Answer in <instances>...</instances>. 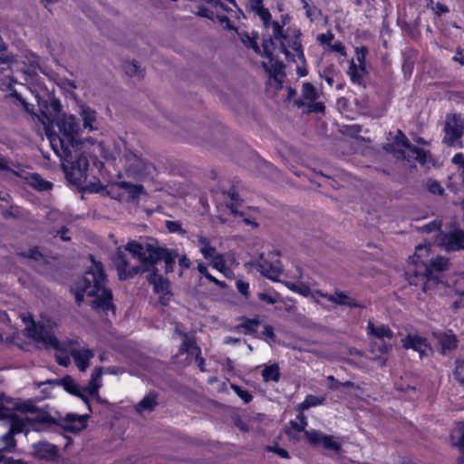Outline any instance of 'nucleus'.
Instances as JSON below:
<instances>
[{
	"label": "nucleus",
	"instance_id": "nucleus-1",
	"mask_svg": "<svg viewBox=\"0 0 464 464\" xmlns=\"http://www.w3.org/2000/svg\"><path fill=\"white\" fill-rule=\"evenodd\" d=\"M253 10L256 14L259 16L264 27L267 31L271 29V34H268L267 38H264L262 42L264 53L270 56L272 49L275 48V44H278L281 53H283L286 58L290 56L288 48L291 47L297 53L298 59L304 63V53L299 40L300 34H295L294 39H289V29L285 31L282 30L280 22L271 21V14L269 10L263 5V0H254Z\"/></svg>",
	"mask_w": 464,
	"mask_h": 464
},
{
	"label": "nucleus",
	"instance_id": "nucleus-2",
	"mask_svg": "<svg viewBox=\"0 0 464 464\" xmlns=\"http://www.w3.org/2000/svg\"><path fill=\"white\" fill-rule=\"evenodd\" d=\"M430 246L419 245L415 248V254L410 257L413 266L406 271V278L410 285L421 286L423 292H427L432 285L440 281L441 274L449 268V259L437 256L429 264L422 257L428 256Z\"/></svg>",
	"mask_w": 464,
	"mask_h": 464
},
{
	"label": "nucleus",
	"instance_id": "nucleus-3",
	"mask_svg": "<svg viewBox=\"0 0 464 464\" xmlns=\"http://www.w3.org/2000/svg\"><path fill=\"white\" fill-rule=\"evenodd\" d=\"M106 276L101 262H92V266L85 272L83 277L72 288L78 305L83 301L84 295L97 297L92 302L93 309L108 311L112 308V294L105 288Z\"/></svg>",
	"mask_w": 464,
	"mask_h": 464
},
{
	"label": "nucleus",
	"instance_id": "nucleus-4",
	"mask_svg": "<svg viewBox=\"0 0 464 464\" xmlns=\"http://www.w3.org/2000/svg\"><path fill=\"white\" fill-rule=\"evenodd\" d=\"M126 249L142 258L143 262L148 265V271H150L151 268H155L154 266L158 261L163 260L166 273L172 272L175 259L178 256L177 252L154 246L150 244L143 245L136 241L129 242L126 245Z\"/></svg>",
	"mask_w": 464,
	"mask_h": 464
},
{
	"label": "nucleus",
	"instance_id": "nucleus-5",
	"mask_svg": "<svg viewBox=\"0 0 464 464\" xmlns=\"http://www.w3.org/2000/svg\"><path fill=\"white\" fill-rule=\"evenodd\" d=\"M62 160V168L68 181L74 185H82L87 179L89 161L87 157L79 151V148L68 149L55 152Z\"/></svg>",
	"mask_w": 464,
	"mask_h": 464
},
{
	"label": "nucleus",
	"instance_id": "nucleus-6",
	"mask_svg": "<svg viewBox=\"0 0 464 464\" xmlns=\"http://www.w3.org/2000/svg\"><path fill=\"white\" fill-rule=\"evenodd\" d=\"M59 134L50 133L48 139L54 152L68 149L79 148L77 135L81 130V125L77 118L73 115L65 116L57 121Z\"/></svg>",
	"mask_w": 464,
	"mask_h": 464
},
{
	"label": "nucleus",
	"instance_id": "nucleus-7",
	"mask_svg": "<svg viewBox=\"0 0 464 464\" xmlns=\"http://www.w3.org/2000/svg\"><path fill=\"white\" fill-rule=\"evenodd\" d=\"M33 414H34V416L32 418V420H35L36 422L44 423L49 426L59 425L63 430L72 433H77L84 430L87 426V420L90 417L89 414L77 415L68 413L63 418V422L60 424L47 412L38 411L36 409L35 412Z\"/></svg>",
	"mask_w": 464,
	"mask_h": 464
},
{
	"label": "nucleus",
	"instance_id": "nucleus-8",
	"mask_svg": "<svg viewBox=\"0 0 464 464\" xmlns=\"http://www.w3.org/2000/svg\"><path fill=\"white\" fill-rule=\"evenodd\" d=\"M125 250L127 251L126 248ZM128 252L132 257L139 260L140 265L131 266L130 264L129 256L121 249H118L112 257V263L118 272L120 280H127L134 277L139 274L148 272V265L143 262L142 258H140L138 255L130 253L129 250Z\"/></svg>",
	"mask_w": 464,
	"mask_h": 464
},
{
	"label": "nucleus",
	"instance_id": "nucleus-9",
	"mask_svg": "<svg viewBox=\"0 0 464 464\" xmlns=\"http://www.w3.org/2000/svg\"><path fill=\"white\" fill-rule=\"evenodd\" d=\"M27 336L36 343H42L45 348H53L56 351H63L64 348L54 335L53 326L44 323L32 322L26 327Z\"/></svg>",
	"mask_w": 464,
	"mask_h": 464
},
{
	"label": "nucleus",
	"instance_id": "nucleus-10",
	"mask_svg": "<svg viewBox=\"0 0 464 464\" xmlns=\"http://www.w3.org/2000/svg\"><path fill=\"white\" fill-rule=\"evenodd\" d=\"M123 158L125 160V169L129 176L141 179L151 176L155 171L154 166L139 157L130 150H126Z\"/></svg>",
	"mask_w": 464,
	"mask_h": 464
},
{
	"label": "nucleus",
	"instance_id": "nucleus-11",
	"mask_svg": "<svg viewBox=\"0 0 464 464\" xmlns=\"http://www.w3.org/2000/svg\"><path fill=\"white\" fill-rule=\"evenodd\" d=\"M256 270L266 277L276 281L282 271L279 254L276 251L262 254L256 263Z\"/></svg>",
	"mask_w": 464,
	"mask_h": 464
},
{
	"label": "nucleus",
	"instance_id": "nucleus-12",
	"mask_svg": "<svg viewBox=\"0 0 464 464\" xmlns=\"http://www.w3.org/2000/svg\"><path fill=\"white\" fill-rule=\"evenodd\" d=\"M392 144H394V146L397 145L399 147L408 149L411 152L414 159L422 166L432 162L430 152L411 144L408 138L400 130H397V133L394 137V142Z\"/></svg>",
	"mask_w": 464,
	"mask_h": 464
},
{
	"label": "nucleus",
	"instance_id": "nucleus-13",
	"mask_svg": "<svg viewBox=\"0 0 464 464\" xmlns=\"http://www.w3.org/2000/svg\"><path fill=\"white\" fill-rule=\"evenodd\" d=\"M42 385H48L50 387L62 386L68 393L81 398L87 404L89 411H92L87 396L82 392V390L79 388L72 377L67 375L62 379L47 380L38 383V387Z\"/></svg>",
	"mask_w": 464,
	"mask_h": 464
},
{
	"label": "nucleus",
	"instance_id": "nucleus-14",
	"mask_svg": "<svg viewBox=\"0 0 464 464\" xmlns=\"http://www.w3.org/2000/svg\"><path fill=\"white\" fill-rule=\"evenodd\" d=\"M68 350L79 370L85 372L89 367L90 360L94 357V352L88 348L80 347L76 341H69Z\"/></svg>",
	"mask_w": 464,
	"mask_h": 464
},
{
	"label": "nucleus",
	"instance_id": "nucleus-15",
	"mask_svg": "<svg viewBox=\"0 0 464 464\" xmlns=\"http://www.w3.org/2000/svg\"><path fill=\"white\" fill-rule=\"evenodd\" d=\"M41 116L39 121L44 125L53 123L61 111V103L55 97H49L47 100L39 102Z\"/></svg>",
	"mask_w": 464,
	"mask_h": 464
},
{
	"label": "nucleus",
	"instance_id": "nucleus-16",
	"mask_svg": "<svg viewBox=\"0 0 464 464\" xmlns=\"http://www.w3.org/2000/svg\"><path fill=\"white\" fill-rule=\"evenodd\" d=\"M305 438L313 446L323 445L325 450L339 452L341 450V444L329 435H325L321 431L315 430H309L305 431Z\"/></svg>",
	"mask_w": 464,
	"mask_h": 464
},
{
	"label": "nucleus",
	"instance_id": "nucleus-17",
	"mask_svg": "<svg viewBox=\"0 0 464 464\" xmlns=\"http://www.w3.org/2000/svg\"><path fill=\"white\" fill-rule=\"evenodd\" d=\"M402 346L405 349H412L419 353L420 358H423L429 355L430 347L427 343L426 338L417 334H408L404 339L401 340Z\"/></svg>",
	"mask_w": 464,
	"mask_h": 464
},
{
	"label": "nucleus",
	"instance_id": "nucleus-18",
	"mask_svg": "<svg viewBox=\"0 0 464 464\" xmlns=\"http://www.w3.org/2000/svg\"><path fill=\"white\" fill-rule=\"evenodd\" d=\"M392 350V345L384 342H371L368 359L376 362L379 366L383 367L387 362V354Z\"/></svg>",
	"mask_w": 464,
	"mask_h": 464
},
{
	"label": "nucleus",
	"instance_id": "nucleus-19",
	"mask_svg": "<svg viewBox=\"0 0 464 464\" xmlns=\"http://www.w3.org/2000/svg\"><path fill=\"white\" fill-rule=\"evenodd\" d=\"M444 131L445 135L443 138V142L445 144L450 147H458L459 149L463 147L462 141L459 140L462 134L453 117L447 119L444 126Z\"/></svg>",
	"mask_w": 464,
	"mask_h": 464
},
{
	"label": "nucleus",
	"instance_id": "nucleus-20",
	"mask_svg": "<svg viewBox=\"0 0 464 464\" xmlns=\"http://www.w3.org/2000/svg\"><path fill=\"white\" fill-rule=\"evenodd\" d=\"M320 296L335 304L349 308H362L363 305L343 291L335 290L333 295L319 293Z\"/></svg>",
	"mask_w": 464,
	"mask_h": 464
},
{
	"label": "nucleus",
	"instance_id": "nucleus-21",
	"mask_svg": "<svg viewBox=\"0 0 464 464\" xmlns=\"http://www.w3.org/2000/svg\"><path fill=\"white\" fill-rule=\"evenodd\" d=\"M440 246L447 251H457L464 248V232L455 230L445 234L440 239Z\"/></svg>",
	"mask_w": 464,
	"mask_h": 464
},
{
	"label": "nucleus",
	"instance_id": "nucleus-22",
	"mask_svg": "<svg viewBox=\"0 0 464 464\" xmlns=\"http://www.w3.org/2000/svg\"><path fill=\"white\" fill-rule=\"evenodd\" d=\"M148 282L153 285V290L156 294L166 295L169 294V282L162 276L158 275L156 268L152 269L147 276Z\"/></svg>",
	"mask_w": 464,
	"mask_h": 464
},
{
	"label": "nucleus",
	"instance_id": "nucleus-23",
	"mask_svg": "<svg viewBox=\"0 0 464 464\" xmlns=\"http://www.w3.org/2000/svg\"><path fill=\"white\" fill-rule=\"evenodd\" d=\"M434 335L441 346L442 354H447L458 347L459 341L452 331L437 333Z\"/></svg>",
	"mask_w": 464,
	"mask_h": 464
},
{
	"label": "nucleus",
	"instance_id": "nucleus-24",
	"mask_svg": "<svg viewBox=\"0 0 464 464\" xmlns=\"http://www.w3.org/2000/svg\"><path fill=\"white\" fill-rule=\"evenodd\" d=\"M102 367H97L94 369L93 372L91 375V379L86 387L82 389V392H88L89 395L94 396L97 400H100L99 397V389L102 386Z\"/></svg>",
	"mask_w": 464,
	"mask_h": 464
},
{
	"label": "nucleus",
	"instance_id": "nucleus-25",
	"mask_svg": "<svg viewBox=\"0 0 464 464\" xmlns=\"http://www.w3.org/2000/svg\"><path fill=\"white\" fill-rule=\"evenodd\" d=\"M35 454L40 459L53 460L58 456L56 446L46 441H39L34 445Z\"/></svg>",
	"mask_w": 464,
	"mask_h": 464
},
{
	"label": "nucleus",
	"instance_id": "nucleus-26",
	"mask_svg": "<svg viewBox=\"0 0 464 464\" xmlns=\"http://www.w3.org/2000/svg\"><path fill=\"white\" fill-rule=\"evenodd\" d=\"M366 330L369 335H373L380 340L384 338L391 340L393 337V333L387 324H375L371 320L367 323Z\"/></svg>",
	"mask_w": 464,
	"mask_h": 464
},
{
	"label": "nucleus",
	"instance_id": "nucleus-27",
	"mask_svg": "<svg viewBox=\"0 0 464 464\" xmlns=\"http://www.w3.org/2000/svg\"><path fill=\"white\" fill-rule=\"evenodd\" d=\"M80 116L82 121V128L89 130H98L96 111L90 107H82Z\"/></svg>",
	"mask_w": 464,
	"mask_h": 464
},
{
	"label": "nucleus",
	"instance_id": "nucleus-28",
	"mask_svg": "<svg viewBox=\"0 0 464 464\" xmlns=\"http://www.w3.org/2000/svg\"><path fill=\"white\" fill-rule=\"evenodd\" d=\"M27 183L30 187L39 192L50 191L53 189V184L44 179L40 174L33 173L27 178Z\"/></svg>",
	"mask_w": 464,
	"mask_h": 464
},
{
	"label": "nucleus",
	"instance_id": "nucleus-29",
	"mask_svg": "<svg viewBox=\"0 0 464 464\" xmlns=\"http://www.w3.org/2000/svg\"><path fill=\"white\" fill-rule=\"evenodd\" d=\"M157 405V394L150 392L135 405V410L139 414H141L143 411L151 412Z\"/></svg>",
	"mask_w": 464,
	"mask_h": 464
},
{
	"label": "nucleus",
	"instance_id": "nucleus-30",
	"mask_svg": "<svg viewBox=\"0 0 464 464\" xmlns=\"http://www.w3.org/2000/svg\"><path fill=\"white\" fill-rule=\"evenodd\" d=\"M198 245L199 246V251L205 259L208 260L218 253L216 247L210 245L209 239L206 237L198 236Z\"/></svg>",
	"mask_w": 464,
	"mask_h": 464
},
{
	"label": "nucleus",
	"instance_id": "nucleus-31",
	"mask_svg": "<svg viewBox=\"0 0 464 464\" xmlns=\"http://www.w3.org/2000/svg\"><path fill=\"white\" fill-rule=\"evenodd\" d=\"M182 337L183 342L180 347L181 353L190 354L200 353V349L198 347L193 337L188 336L187 334H182Z\"/></svg>",
	"mask_w": 464,
	"mask_h": 464
},
{
	"label": "nucleus",
	"instance_id": "nucleus-32",
	"mask_svg": "<svg viewBox=\"0 0 464 464\" xmlns=\"http://www.w3.org/2000/svg\"><path fill=\"white\" fill-rule=\"evenodd\" d=\"M262 377L265 382H277L280 379V368L277 363L266 366L262 371Z\"/></svg>",
	"mask_w": 464,
	"mask_h": 464
},
{
	"label": "nucleus",
	"instance_id": "nucleus-33",
	"mask_svg": "<svg viewBox=\"0 0 464 464\" xmlns=\"http://www.w3.org/2000/svg\"><path fill=\"white\" fill-rule=\"evenodd\" d=\"M11 420V425L9 430L14 434L20 433L25 430L26 423L30 420L29 418H22L16 415L14 411V415L8 418Z\"/></svg>",
	"mask_w": 464,
	"mask_h": 464
},
{
	"label": "nucleus",
	"instance_id": "nucleus-34",
	"mask_svg": "<svg viewBox=\"0 0 464 464\" xmlns=\"http://www.w3.org/2000/svg\"><path fill=\"white\" fill-rule=\"evenodd\" d=\"M276 46L279 47L278 44H275V48L272 49L270 56H268L266 53V56L269 59V63L271 64L270 67H268L266 63H264V68L270 72V74H273L274 76H276L278 74H282L284 72L285 65L282 62H274L273 60V51L276 48Z\"/></svg>",
	"mask_w": 464,
	"mask_h": 464
},
{
	"label": "nucleus",
	"instance_id": "nucleus-35",
	"mask_svg": "<svg viewBox=\"0 0 464 464\" xmlns=\"http://www.w3.org/2000/svg\"><path fill=\"white\" fill-rule=\"evenodd\" d=\"M120 188H122L130 195L132 198H137L144 193V187L142 185H134L127 181H121L117 183Z\"/></svg>",
	"mask_w": 464,
	"mask_h": 464
},
{
	"label": "nucleus",
	"instance_id": "nucleus-36",
	"mask_svg": "<svg viewBox=\"0 0 464 464\" xmlns=\"http://www.w3.org/2000/svg\"><path fill=\"white\" fill-rule=\"evenodd\" d=\"M260 324L258 319H249V318H242V323H240L237 329L242 330L245 334H253L256 332L257 326Z\"/></svg>",
	"mask_w": 464,
	"mask_h": 464
},
{
	"label": "nucleus",
	"instance_id": "nucleus-37",
	"mask_svg": "<svg viewBox=\"0 0 464 464\" xmlns=\"http://www.w3.org/2000/svg\"><path fill=\"white\" fill-rule=\"evenodd\" d=\"M324 401L325 397L324 396L307 395L304 401L298 405V409L302 411H306L311 407L322 405Z\"/></svg>",
	"mask_w": 464,
	"mask_h": 464
},
{
	"label": "nucleus",
	"instance_id": "nucleus-38",
	"mask_svg": "<svg viewBox=\"0 0 464 464\" xmlns=\"http://www.w3.org/2000/svg\"><path fill=\"white\" fill-rule=\"evenodd\" d=\"M228 199L227 201V207L230 209L231 213L234 215H242L241 212L237 210V207L240 205L239 195L233 188L226 193Z\"/></svg>",
	"mask_w": 464,
	"mask_h": 464
},
{
	"label": "nucleus",
	"instance_id": "nucleus-39",
	"mask_svg": "<svg viewBox=\"0 0 464 464\" xmlns=\"http://www.w3.org/2000/svg\"><path fill=\"white\" fill-rule=\"evenodd\" d=\"M6 44L0 36V64L17 63L19 60L12 53H6Z\"/></svg>",
	"mask_w": 464,
	"mask_h": 464
},
{
	"label": "nucleus",
	"instance_id": "nucleus-40",
	"mask_svg": "<svg viewBox=\"0 0 464 464\" xmlns=\"http://www.w3.org/2000/svg\"><path fill=\"white\" fill-rule=\"evenodd\" d=\"M123 70L127 75L130 77L138 76L143 77L142 70L140 69V65L136 61H128L123 64Z\"/></svg>",
	"mask_w": 464,
	"mask_h": 464
},
{
	"label": "nucleus",
	"instance_id": "nucleus-41",
	"mask_svg": "<svg viewBox=\"0 0 464 464\" xmlns=\"http://www.w3.org/2000/svg\"><path fill=\"white\" fill-rule=\"evenodd\" d=\"M364 67L362 65L357 66L353 62L351 63L348 74L353 83H361Z\"/></svg>",
	"mask_w": 464,
	"mask_h": 464
},
{
	"label": "nucleus",
	"instance_id": "nucleus-42",
	"mask_svg": "<svg viewBox=\"0 0 464 464\" xmlns=\"http://www.w3.org/2000/svg\"><path fill=\"white\" fill-rule=\"evenodd\" d=\"M339 72L334 64L327 65L323 72H320V77L324 79L329 86H333L334 77L338 76Z\"/></svg>",
	"mask_w": 464,
	"mask_h": 464
},
{
	"label": "nucleus",
	"instance_id": "nucleus-43",
	"mask_svg": "<svg viewBox=\"0 0 464 464\" xmlns=\"http://www.w3.org/2000/svg\"><path fill=\"white\" fill-rule=\"evenodd\" d=\"M302 96L304 100L314 102L317 99L318 94L312 83L305 82L302 87Z\"/></svg>",
	"mask_w": 464,
	"mask_h": 464
},
{
	"label": "nucleus",
	"instance_id": "nucleus-44",
	"mask_svg": "<svg viewBox=\"0 0 464 464\" xmlns=\"http://www.w3.org/2000/svg\"><path fill=\"white\" fill-rule=\"evenodd\" d=\"M14 434L8 430L5 434H4L1 438V443L3 445V450L6 451H12L15 447V440L14 438Z\"/></svg>",
	"mask_w": 464,
	"mask_h": 464
},
{
	"label": "nucleus",
	"instance_id": "nucleus-45",
	"mask_svg": "<svg viewBox=\"0 0 464 464\" xmlns=\"http://www.w3.org/2000/svg\"><path fill=\"white\" fill-rule=\"evenodd\" d=\"M209 259L211 260L212 266L218 271L224 272L227 269L224 255L217 253Z\"/></svg>",
	"mask_w": 464,
	"mask_h": 464
},
{
	"label": "nucleus",
	"instance_id": "nucleus-46",
	"mask_svg": "<svg viewBox=\"0 0 464 464\" xmlns=\"http://www.w3.org/2000/svg\"><path fill=\"white\" fill-rule=\"evenodd\" d=\"M231 389L245 403H249L252 401L253 396L248 391L242 389L237 384H231Z\"/></svg>",
	"mask_w": 464,
	"mask_h": 464
},
{
	"label": "nucleus",
	"instance_id": "nucleus-47",
	"mask_svg": "<svg viewBox=\"0 0 464 464\" xmlns=\"http://www.w3.org/2000/svg\"><path fill=\"white\" fill-rule=\"evenodd\" d=\"M215 20L219 23V24L227 30H235V27L232 25L229 17L226 15L225 14H221L220 12L217 11L215 14Z\"/></svg>",
	"mask_w": 464,
	"mask_h": 464
},
{
	"label": "nucleus",
	"instance_id": "nucleus-48",
	"mask_svg": "<svg viewBox=\"0 0 464 464\" xmlns=\"http://www.w3.org/2000/svg\"><path fill=\"white\" fill-rule=\"evenodd\" d=\"M454 378L460 383L464 384V360L458 359L456 367L453 372Z\"/></svg>",
	"mask_w": 464,
	"mask_h": 464
},
{
	"label": "nucleus",
	"instance_id": "nucleus-49",
	"mask_svg": "<svg viewBox=\"0 0 464 464\" xmlns=\"http://www.w3.org/2000/svg\"><path fill=\"white\" fill-rule=\"evenodd\" d=\"M297 419L300 420V422H297L296 420H291L290 421V425L291 427L296 430V431H304V433L305 434V431H307L305 430V427L307 426V421H306V419L305 417L304 416L303 413H300L298 416H297Z\"/></svg>",
	"mask_w": 464,
	"mask_h": 464
},
{
	"label": "nucleus",
	"instance_id": "nucleus-50",
	"mask_svg": "<svg viewBox=\"0 0 464 464\" xmlns=\"http://www.w3.org/2000/svg\"><path fill=\"white\" fill-rule=\"evenodd\" d=\"M13 96L17 100L19 101V102L21 103V105L23 106V108L25 110L26 112H28L29 114H31L32 116L34 117H36L38 120H39V115H37L34 110H33V105L28 103L23 97L21 94L17 93V92H14L13 94Z\"/></svg>",
	"mask_w": 464,
	"mask_h": 464
},
{
	"label": "nucleus",
	"instance_id": "nucleus-51",
	"mask_svg": "<svg viewBox=\"0 0 464 464\" xmlns=\"http://www.w3.org/2000/svg\"><path fill=\"white\" fill-rule=\"evenodd\" d=\"M426 187L432 194L442 195L444 193L443 188L437 180L429 179L426 183Z\"/></svg>",
	"mask_w": 464,
	"mask_h": 464
},
{
	"label": "nucleus",
	"instance_id": "nucleus-52",
	"mask_svg": "<svg viewBox=\"0 0 464 464\" xmlns=\"http://www.w3.org/2000/svg\"><path fill=\"white\" fill-rule=\"evenodd\" d=\"M166 227L170 233H178L179 235H185L186 230L182 228L181 224L179 221H166Z\"/></svg>",
	"mask_w": 464,
	"mask_h": 464
},
{
	"label": "nucleus",
	"instance_id": "nucleus-53",
	"mask_svg": "<svg viewBox=\"0 0 464 464\" xmlns=\"http://www.w3.org/2000/svg\"><path fill=\"white\" fill-rule=\"evenodd\" d=\"M286 286L290 290L299 293L303 295H307L310 293V288L304 284L286 283Z\"/></svg>",
	"mask_w": 464,
	"mask_h": 464
},
{
	"label": "nucleus",
	"instance_id": "nucleus-54",
	"mask_svg": "<svg viewBox=\"0 0 464 464\" xmlns=\"http://www.w3.org/2000/svg\"><path fill=\"white\" fill-rule=\"evenodd\" d=\"M21 62L28 67V70H34L38 65L37 57L33 53L28 55L25 54L24 60H22Z\"/></svg>",
	"mask_w": 464,
	"mask_h": 464
},
{
	"label": "nucleus",
	"instance_id": "nucleus-55",
	"mask_svg": "<svg viewBox=\"0 0 464 464\" xmlns=\"http://www.w3.org/2000/svg\"><path fill=\"white\" fill-rule=\"evenodd\" d=\"M384 150L389 153H392L397 160H404L406 158L405 152L400 149L396 150L394 144H386Z\"/></svg>",
	"mask_w": 464,
	"mask_h": 464
},
{
	"label": "nucleus",
	"instance_id": "nucleus-56",
	"mask_svg": "<svg viewBox=\"0 0 464 464\" xmlns=\"http://www.w3.org/2000/svg\"><path fill=\"white\" fill-rule=\"evenodd\" d=\"M22 256L35 261H38L43 258V255L41 254L37 247H32L28 249L26 252L22 253Z\"/></svg>",
	"mask_w": 464,
	"mask_h": 464
},
{
	"label": "nucleus",
	"instance_id": "nucleus-57",
	"mask_svg": "<svg viewBox=\"0 0 464 464\" xmlns=\"http://www.w3.org/2000/svg\"><path fill=\"white\" fill-rule=\"evenodd\" d=\"M14 415V409L4 406L3 396H0V419L9 418Z\"/></svg>",
	"mask_w": 464,
	"mask_h": 464
},
{
	"label": "nucleus",
	"instance_id": "nucleus-58",
	"mask_svg": "<svg viewBox=\"0 0 464 464\" xmlns=\"http://www.w3.org/2000/svg\"><path fill=\"white\" fill-rule=\"evenodd\" d=\"M16 409L22 412L34 413L37 408L32 402L28 401L17 405Z\"/></svg>",
	"mask_w": 464,
	"mask_h": 464
},
{
	"label": "nucleus",
	"instance_id": "nucleus-59",
	"mask_svg": "<svg viewBox=\"0 0 464 464\" xmlns=\"http://www.w3.org/2000/svg\"><path fill=\"white\" fill-rule=\"evenodd\" d=\"M69 229L66 227H63L56 231H50V234H53L54 236H59L63 241H70L71 237L67 236Z\"/></svg>",
	"mask_w": 464,
	"mask_h": 464
},
{
	"label": "nucleus",
	"instance_id": "nucleus-60",
	"mask_svg": "<svg viewBox=\"0 0 464 464\" xmlns=\"http://www.w3.org/2000/svg\"><path fill=\"white\" fill-rule=\"evenodd\" d=\"M248 288V283L240 280L237 281V289L240 294H242L246 297H248L249 295Z\"/></svg>",
	"mask_w": 464,
	"mask_h": 464
},
{
	"label": "nucleus",
	"instance_id": "nucleus-61",
	"mask_svg": "<svg viewBox=\"0 0 464 464\" xmlns=\"http://www.w3.org/2000/svg\"><path fill=\"white\" fill-rule=\"evenodd\" d=\"M267 450L275 452L276 454H277L281 458L289 459V453L287 452L286 450H285L283 448H280V447H277V446L267 447Z\"/></svg>",
	"mask_w": 464,
	"mask_h": 464
},
{
	"label": "nucleus",
	"instance_id": "nucleus-62",
	"mask_svg": "<svg viewBox=\"0 0 464 464\" xmlns=\"http://www.w3.org/2000/svg\"><path fill=\"white\" fill-rule=\"evenodd\" d=\"M211 5L216 9V12L222 11L223 13H235V11L233 10V8L231 6H229L227 4L223 3L221 0H219V4L218 5Z\"/></svg>",
	"mask_w": 464,
	"mask_h": 464
},
{
	"label": "nucleus",
	"instance_id": "nucleus-63",
	"mask_svg": "<svg viewBox=\"0 0 464 464\" xmlns=\"http://www.w3.org/2000/svg\"><path fill=\"white\" fill-rule=\"evenodd\" d=\"M333 39L334 34L331 32H328L326 34H321L317 36V41L320 42V44H330Z\"/></svg>",
	"mask_w": 464,
	"mask_h": 464
},
{
	"label": "nucleus",
	"instance_id": "nucleus-64",
	"mask_svg": "<svg viewBox=\"0 0 464 464\" xmlns=\"http://www.w3.org/2000/svg\"><path fill=\"white\" fill-rule=\"evenodd\" d=\"M452 163L458 166L460 169H464V155L462 153H457L451 160Z\"/></svg>",
	"mask_w": 464,
	"mask_h": 464
}]
</instances>
